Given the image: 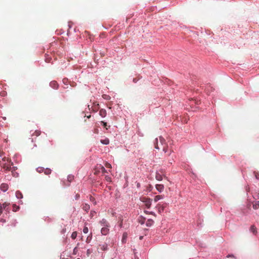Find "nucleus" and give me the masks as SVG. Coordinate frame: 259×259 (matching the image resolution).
I'll return each mask as SVG.
<instances>
[{
    "mask_svg": "<svg viewBox=\"0 0 259 259\" xmlns=\"http://www.w3.org/2000/svg\"><path fill=\"white\" fill-rule=\"evenodd\" d=\"M100 224L102 226L101 233L103 235H107L109 232L110 224L107 221L104 219L100 221Z\"/></svg>",
    "mask_w": 259,
    "mask_h": 259,
    "instance_id": "f257e3e1",
    "label": "nucleus"
},
{
    "mask_svg": "<svg viewBox=\"0 0 259 259\" xmlns=\"http://www.w3.org/2000/svg\"><path fill=\"white\" fill-rule=\"evenodd\" d=\"M166 177L165 170L164 169L160 168L157 170L155 175V178L157 180L161 181L162 180L163 178Z\"/></svg>",
    "mask_w": 259,
    "mask_h": 259,
    "instance_id": "f03ea898",
    "label": "nucleus"
},
{
    "mask_svg": "<svg viewBox=\"0 0 259 259\" xmlns=\"http://www.w3.org/2000/svg\"><path fill=\"white\" fill-rule=\"evenodd\" d=\"M3 210L7 212H9L10 210V204L6 202L3 204L0 203V215L2 213Z\"/></svg>",
    "mask_w": 259,
    "mask_h": 259,
    "instance_id": "7ed1b4c3",
    "label": "nucleus"
},
{
    "mask_svg": "<svg viewBox=\"0 0 259 259\" xmlns=\"http://www.w3.org/2000/svg\"><path fill=\"white\" fill-rule=\"evenodd\" d=\"M140 200L145 203L147 208H149L151 207L152 200L150 198L143 196L140 198Z\"/></svg>",
    "mask_w": 259,
    "mask_h": 259,
    "instance_id": "20e7f679",
    "label": "nucleus"
},
{
    "mask_svg": "<svg viewBox=\"0 0 259 259\" xmlns=\"http://www.w3.org/2000/svg\"><path fill=\"white\" fill-rule=\"evenodd\" d=\"M12 164L9 159H7L5 163L2 164L3 168L5 171H9L11 169Z\"/></svg>",
    "mask_w": 259,
    "mask_h": 259,
    "instance_id": "39448f33",
    "label": "nucleus"
},
{
    "mask_svg": "<svg viewBox=\"0 0 259 259\" xmlns=\"http://www.w3.org/2000/svg\"><path fill=\"white\" fill-rule=\"evenodd\" d=\"M167 206L166 203H158L156 206V208L159 213H161L164 211V209Z\"/></svg>",
    "mask_w": 259,
    "mask_h": 259,
    "instance_id": "423d86ee",
    "label": "nucleus"
},
{
    "mask_svg": "<svg viewBox=\"0 0 259 259\" xmlns=\"http://www.w3.org/2000/svg\"><path fill=\"white\" fill-rule=\"evenodd\" d=\"M158 140H159L160 143L162 145L165 144V140L162 137H159V139H158V138L155 139V142H154V147L156 149H159V147L158 145Z\"/></svg>",
    "mask_w": 259,
    "mask_h": 259,
    "instance_id": "0eeeda50",
    "label": "nucleus"
},
{
    "mask_svg": "<svg viewBox=\"0 0 259 259\" xmlns=\"http://www.w3.org/2000/svg\"><path fill=\"white\" fill-rule=\"evenodd\" d=\"M155 188L156 190L160 193L163 192L164 189V185L162 184H156L155 185Z\"/></svg>",
    "mask_w": 259,
    "mask_h": 259,
    "instance_id": "6e6552de",
    "label": "nucleus"
},
{
    "mask_svg": "<svg viewBox=\"0 0 259 259\" xmlns=\"http://www.w3.org/2000/svg\"><path fill=\"white\" fill-rule=\"evenodd\" d=\"M9 188V186L7 184L3 183L1 185V190L3 192H6L8 190Z\"/></svg>",
    "mask_w": 259,
    "mask_h": 259,
    "instance_id": "1a4fd4ad",
    "label": "nucleus"
},
{
    "mask_svg": "<svg viewBox=\"0 0 259 259\" xmlns=\"http://www.w3.org/2000/svg\"><path fill=\"white\" fill-rule=\"evenodd\" d=\"M100 248L102 251H105L108 249V244L106 243L100 244L99 245Z\"/></svg>",
    "mask_w": 259,
    "mask_h": 259,
    "instance_id": "9d476101",
    "label": "nucleus"
},
{
    "mask_svg": "<svg viewBox=\"0 0 259 259\" xmlns=\"http://www.w3.org/2000/svg\"><path fill=\"white\" fill-rule=\"evenodd\" d=\"M99 114L102 117H104L106 116V111L105 109H101L99 110Z\"/></svg>",
    "mask_w": 259,
    "mask_h": 259,
    "instance_id": "9b49d317",
    "label": "nucleus"
},
{
    "mask_svg": "<svg viewBox=\"0 0 259 259\" xmlns=\"http://www.w3.org/2000/svg\"><path fill=\"white\" fill-rule=\"evenodd\" d=\"M164 197V196L163 195H156V196H155L154 200L155 202H157L158 200L163 199Z\"/></svg>",
    "mask_w": 259,
    "mask_h": 259,
    "instance_id": "f8f14e48",
    "label": "nucleus"
},
{
    "mask_svg": "<svg viewBox=\"0 0 259 259\" xmlns=\"http://www.w3.org/2000/svg\"><path fill=\"white\" fill-rule=\"evenodd\" d=\"M50 85L52 88L54 89H57L58 87L57 82H50Z\"/></svg>",
    "mask_w": 259,
    "mask_h": 259,
    "instance_id": "ddd939ff",
    "label": "nucleus"
},
{
    "mask_svg": "<svg viewBox=\"0 0 259 259\" xmlns=\"http://www.w3.org/2000/svg\"><path fill=\"white\" fill-rule=\"evenodd\" d=\"M52 57L49 54H46L45 55V61L46 62L48 63H50L51 62Z\"/></svg>",
    "mask_w": 259,
    "mask_h": 259,
    "instance_id": "4468645a",
    "label": "nucleus"
},
{
    "mask_svg": "<svg viewBox=\"0 0 259 259\" xmlns=\"http://www.w3.org/2000/svg\"><path fill=\"white\" fill-rule=\"evenodd\" d=\"M101 143L104 145H108L109 143V140L106 138L104 139L101 140L100 141Z\"/></svg>",
    "mask_w": 259,
    "mask_h": 259,
    "instance_id": "2eb2a0df",
    "label": "nucleus"
},
{
    "mask_svg": "<svg viewBox=\"0 0 259 259\" xmlns=\"http://www.w3.org/2000/svg\"><path fill=\"white\" fill-rule=\"evenodd\" d=\"M154 224V221L151 219H149L146 222V225L148 227H150L152 226Z\"/></svg>",
    "mask_w": 259,
    "mask_h": 259,
    "instance_id": "dca6fc26",
    "label": "nucleus"
},
{
    "mask_svg": "<svg viewBox=\"0 0 259 259\" xmlns=\"http://www.w3.org/2000/svg\"><path fill=\"white\" fill-rule=\"evenodd\" d=\"M16 196L18 199H21L23 198V195L21 192L17 191L16 192Z\"/></svg>",
    "mask_w": 259,
    "mask_h": 259,
    "instance_id": "f3484780",
    "label": "nucleus"
},
{
    "mask_svg": "<svg viewBox=\"0 0 259 259\" xmlns=\"http://www.w3.org/2000/svg\"><path fill=\"white\" fill-rule=\"evenodd\" d=\"M253 208L256 209L259 208V201H255L253 203Z\"/></svg>",
    "mask_w": 259,
    "mask_h": 259,
    "instance_id": "a211bd4d",
    "label": "nucleus"
},
{
    "mask_svg": "<svg viewBox=\"0 0 259 259\" xmlns=\"http://www.w3.org/2000/svg\"><path fill=\"white\" fill-rule=\"evenodd\" d=\"M41 132L39 130H36L33 133H32V136H38L40 135Z\"/></svg>",
    "mask_w": 259,
    "mask_h": 259,
    "instance_id": "6ab92c4d",
    "label": "nucleus"
},
{
    "mask_svg": "<svg viewBox=\"0 0 259 259\" xmlns=\"http://www.w3.org/2000/svg\"><path fill=\"white\" fill-rule=\"evenodd\" d=\"M77 233L76 231H74L73 232L71 235V237L72 239H76V237H77Z\"/></svg>",
    "mask_w": 259,
    "mask_h": 259,
    "instance_id": "aec40b11",
    "label": "nucleus"
},
{
    "mask_svg": "<svg viewBox=\"0 0 259 259\" xmlns=\"http://www.w3.org/2000/svg\"><path fill=\"white\" fill-rule=\"evenodd\" d=\"M92 233H91L90 234V235H89L88 236V237L87 238L86 242L88 243H90L91 240H92Z\"/></svg>",
    "mask_w": 259,
    "mask_h": 259,
    "instance_id": "412c9836",
    "label": "nucleus"
},
{
    "mask_svg": "<svg viewBox=\"0 0 259 259\" xmlns=\"http://www.w3.org/2000/svg\"><path fill=\"white\" fill-rule=\"evenodd\" d=\"M74 180V176L72 175H69L67 177V180L70 183Z\"/></svg>",
    "mask_w": 259,
    "mask_h": 259,
    "instance_id": "4be33fe9",
    "label": "nucleus"
},
{
    "mask_svg": "<svg viewBox=\"0 0 259 259\" xmlns=\"http://www.w3.org/2000/svg\"><path fill=\"white\" fill-rule=\"evenodd\" d=\"M44 172L46 175H49L51 173V170L50 168L44 169Z\"/></svg>",
    "mask_w": 259,
    "mask_h": 259,
    "instance_id": "5701e85b",
    "label": "nucleus"
},
{
    "mask_svg": "<svg viewBox=\"0 0 259 259\" xmlns=\"http://www.w3.org/2000/svg\"><path fill=\"white\" fill-rule=\"evenodd\" d=\"M83 209L87 211H88L90 209V205L87 204H84L83 206Z\"/></svg>",
    "mask_w": 259,
    "mask_h": 259,
    "instance_id": "b1692460",
    "label": "nucleus"
},
{
    "mask_svg": "<svg viewBox=\"0 0 259 259\" xmlns=\"http://www.w3.org/2000/svg\"><path fill=\"white\" fill-rule=\"evenodd\" d=\"M103 98H104L105 100H108L110 99V97L109 95H102Z\"/></svg>",
    "mask_w": 259,
    "mask_h": 259,
    "instance_id": "393cba45",
    "label": "nucleus"
},
{
    "mask_svg": "<svg viewBox=\"0 0 259 259\" xmlns=\"http://www.w3.org/2000/svg\"><path fill=\"white\" fill-rule=\"evenodd\" d=\"M250 230L253 234H255L256 233V228L253 226L251 227Z\"/></svg>",
    "mask_w": 259,
    "mask_h": 259,
    "instance_id": "a878e982",
    "label": "nucleus"
},
{
    "mask_svg": "<svg viewBox=\"0 0 259 259\" xmlns=\"http://www.w3.org/2000/svg\"><path fill=\"white\" fill-rule=\"evenodd\" d=\"M13 210L14 211H16L19 208V207L17 206L16 204H13Z\"/></svg>",
    "mask_w": 259,
    "mask_h": 259,
    "instance_id": "bb28decb",
    "label": "nucleus"
},
{
    "mask_svg": "<svg viewBox=\"0 0 259 259\" xmlns=\"http://www.w3.org/2000/svg\"><path fill=\"white\" fill-rule=\"evenodd\" d=\"M83 232L84 233V234H87L89 232V229L87 227V226H84L83 229Z\"/></svg>",
    "mask_w": 259,
    "mask_h": 259,
    "instance_id": "cd10ccee",
    "label": "nucleus"
},
{
    "mask_svg": "<svg viewBox=\"0 0 259 259\" xmlns=\"http://www.w3.org/2000/svg\"><path fill=\"white\" fill-rule=\"evenodd\" d=\"M44 167H38L37 168V171L38 172H42L44 171Z\"/></svg>",
    "mask_w": 259,
    "mask_h": 259,
    "instance_id": "c85d7f7f",
    "label": "nucleus"
},
{
    "mask_svg": "<svg viewBox=\"0 0 259 259\" xmlns=\"http://www.w3.org/2000/svg\"><path fill=\"white\" fill-rule=\"evenodd\" d=\"M145 212L147 214H152L154 216H156L155 212L153 211H145Z\"/></svg>",
    "mask_w": 259,
    "mask_h": 259,
    "instance_id": "c756f323",
    "label": "nucleus"
},
{
    "mask_svg": "<svg viewBox=\"0 0 259 259\" xmlns=\"http://www.w3.org/2000/svg\"><path fill=\"white\" fill-rule=\"evenodd\" d=\"M105 180L106 181L108 182H111V178L109 176H106L105 177Z\"/></svg>",
    "mask_w": 259,
    "mask_h": 259,
    "instance_id": "7c9ffc66",
    "label": "nucleus"
},
{
    "mask_svg": "<svg viewBox=\"0 0 259 259\" xmlns=\"http://www.w3.org/2000/svg\"><path fill=\"white\" fill-rule=\"evenodd\" d=\"M105 166L107 168H111V165L109 163H106L105 164Z\"/></svg>",
    "mask_w": 259,
    "mask_h": 259,
    "instance_id": "2f4dec72",
    "label": "nucleus"
},
{
    "mask_svg": "<svg viewBox=\"0 0 259 259\" xmlns=\"http://www.w3.org/2000/svg\"><path fill=\"white\" fill-rule=\"evenodd\" d=\"M163 151L165 153L167 152V148H166L165 146H163Z\"/></svg>",
    "mask_w": 259,
    "mask_h": 259,
    "instance_id": "473e14b6",
    "label": "nucleus"
},
{
    "mask_svg": "<svg viewBox=\"0 0 259 259\" xmlns=\"http://www.w3.org/2000/svg\"><path fill=\"white\" fill-rule=\"evenodd\" d=\"M77 247H75L73 249V254H75L77 252Z\"/></svg>",
    "mask_w": 259,
    "mask_h": 259,
    "instance_id": "72a5a7b5",
    "label": "nucleus"
},
{
    "mask_svg": "<svg viewBox=\"0 0 259 259\" xmlns=\"http://www.w3.org/2000/svg\"><path fill=\"white\" fill-rule=\"evenodd\" d=\"M101 123L103 124V125L104 127H106L107 126V123L104 121H101Z\"/></svg>",
    "mask_w": 259,
    "mask_h": 259,
    "instance_id": "f704fd0d",
    "label": "nucleus"
},
{
    "mask_svg": "<svg viewBox=\"0 0 259 259\" xmlns=\"http://www.w3.org/2000/svg\"><path fill=\"white\" fill-rule=\"evenodd\" d=\"M255 176L257 179H259V174H256Z\"/></svg>",
    "mask_w": 259,
    "mask_h": 259,
    "instance_id": "c9c22d12",
    "label": "nucleus"
},
{
    "mask_svg": "<svg viewBox=\"0 0 259 259\" xmlns=\"http://www.w3.org/2000/svg\"><path fill=\"white\" fill-rule=\"evenodd\" d=\"M126 238V234L124 233L123 234V240L125 239Z\"/></svg>",
    "mask_w": 259,
    "mask_h": 259,
    "instance_id": "e433bc0d",
    "label": "nucleus"
},
{
    "mask_svg": "<svg viewBox=\"0 0 259 259\" xmlns=\"http://www.w3.org/2000/svg\"><path fill=\"white\" fill-rule=\"evenodd\" d=\"M65 232H66V229H63L62 230V231H61V233H62V234H64V233H65Z\"/></svg>",
    "mask_w": 259,
    "mask_h": 259,
    "instance_id": "4c0bfd02",
    "label": "nucleus"
},
{
    "mask_svg": "<svg viewBox=\"0 0 259 259\" xmlns=\"http://www.w3.org/2000/svg\"><path fill=\"white\" fill-rule=\"evenodd\" d=\"M99 132V131L98 129H95L94 130V133H96V134H98Z\"/></svg>",
    "mask_w": 259,
    "mask_h": 259,
    "instance_id": "58836bf2",
    "label": "nucleus"
},
{
    "mask_svg": "<svg viewBox=\"0 0 259 259\" xmlns=\"http://www.w3.org/2000/svg\"><path fill=\"white\" fill-rule=\"evenodd\" d=\"M246 191H247V192H249V191H250V190H249V187H246Z\"/></svg>",
    "mask_w": 259,
    "mask_h": 259,
    "instance_id": "ea45409f",
    "label": "nucleus"
},
{
    "mask_svg": "<svg viewBox=\"0 0 259 259\" xmlns=\"http://www.w3.org/2000/svg\"><path fill=\"white\" fill-rule=\"evenodd\" d=\"M1 222H2L3 223H5V222H6V221H5L4 220H3V219H1Z\"/></svg>",
    "mask_w": 259,
    "mask_h": 259,
    "instance_id": "a19ab883",
    "label": "nucleus"
},
{
    "mask_svg": "<svg viewBox=\"0 0 259 259\" xmlns=\"http://www.w3.org/2000/svg\"><path fill=\"white\" fill-rule=\"evenodd\" d=\"M140 186V184H139V183H138V184H137V187H139Z\"/></svg>",
    "mask_w": 259,
    "mask_h": 259,
    "instance_id": "79ce46f5",
    "label": "nucleus"
},
{
    "mask_svg": "<svg viewBox=\"0 0 259 259\" xmlns=\"http://www.w3.org/2000/svg\"><path fill=\"white\" fill-rule=\"evenodd\" d=\"M5 159H6V158H3V160L4 161H5Z\"/></svg>",
    "mask_w": 259,
    "mask_h": 259,
    "instance_id": "37998d69",
    "label": "nucleus"
},
{
    "mask_svg": "<svg viewBox=\"0 0 259 259\" xmlns=\"http://www.w3.org/2000/svg\"><path fill=\"white\" fill-rule=\"evenodd\" d=\"M256 197H257V198H258V197H259V193H258V194H257V195Z\"/></svg>",
    "mask_w": 259,
    "mask_h": 259,
    "instance_id": "c03bdc74",
    "label": "nucleus"
},
{
    "mask_svg": "<svg viewBox=\"0 0 259 259\" xmlns=\"http://www.w3.org/2000/svg\"><path fill=\"white\" fill-rule=\"evenodd\" d=\"M77 259H80V258H77Z\"/></svg>",
    "mask_w": 259,
    "mask_h": 259,
    "instance_id": "a18cd8bd",
    "label": "nucleus"
}]
</instances>
